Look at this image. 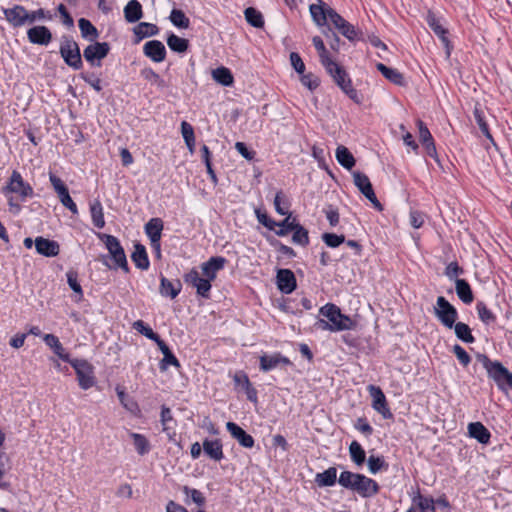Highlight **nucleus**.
<instances>
[{"mask_svg": "<svg viewBox=\"0 0 512 512\" xmlns=\"http://www.w3.org/2000/svg\"><path fill=\"white\" fill-rule=\"evenodd\" d=\"M43 341L61 360L65 362L70 361L71 358L69 353L66 352L57 336L54 334H45L43 335Z\"/></svg>", "mask_w": 512, "mask_h": 512, "instance_id": "bb28decb", "label": "nucleus"}, {"mask_svg": "<svg viewBox=\"0 0 512 512\" xmlns=\"http://www.w3.org/2000/svg\"><path fill=\"white\" fill-rule=\"evenodd\" d=\"M417 126L419 129V139L425 146L427 154L434 157L436 155V148L430 131L421 120L417 121Z\"/></svg>", "mask_w": 512, "mask_h": 512, "instance_id": "c85d7f7f", "label": "nucleus"}, {"mask_svg": "<svg viewBox=\"0 0 512 512\" xmlns=\"http://www.w3.org/2000/svg\"><path fill=\"white\" fill-rule=\"evenodd\" d=\"M370 397L372 398V407L375 411L382 415L384 419L392 417V413L387 405L386 396L380 387L369 385L367 387Z\"/></svg>", "mask_w": 512, "mask_h": 512, "instance_id": "9b49d317", "label": "nucleus"}, {"mask_svg": "<svg viewBox=\"0 0 512 512\" xmlns=\"http://www.w3.org/2000/svg\"><path fill=\"white\" fill-rule=\"evenodd\" d=\"M349 453L351 460L358 466L362 465L365 461L366 453L362 446L357 441H352L349 446Z\"/></svg>", "mask_w": 512, "mask_h": 512, "instance_id": "c03bdc74", "label": "nucleus"}, {"mask_svg": "<svg viewBox=\"0 0 512 512\" xmlns=\"http://www.w3.org/2000/svg\"><path fill=\"white\" fill-rule=\"evenodd\" d=\"M99 238L103 241L105 247L109 251L111 258L115 263V267L121 268L127 272L128 262L119 240L115 236L108 234H99Z\"/></svg>", "mask_w": 512, "mask_h": 512, "instance_id": "423d86ee", "label": "nucleus"}, {"mask_svg": "<svg viewBox=\"0 0 512 512\" xmlns=\"http://www.w3.org/2000/svg\"><path fill=\"white\" fill-rule=\"evenodd\" d=\"M338 483L353 492H356L363 498H370L379 492L378 483L359 473H353L350 471H343L340 473Z\"/></svg>", "mask_w": 512, "mask_h": 512, "instance_id": "f257e3e1", "label": "nucleus"}, {"mask_svg": "<svg viewBox=\"0 0 512 512\" xmlns=\"http://www.w3.org/2000/svg\"><path fill=\"white\" fill-rule=\"evenodd\" d=\"M233 380L235 385L240 386L244 390L251 386L248 376L242 371L236 372L233 376Z\"/></svg>", "mask_w": 512, "mask_h": 512, "instance_id": "338daca9", "label": "nucleus"}, {"mask_svg": "<svg viewBox=\"0 0 512 512\" xmlns=\"http://www.w3.org/2000/svg\"><path fill=\"white\" fill-rule=\"evenodd\" d=\"M2 193L8 197L16 194L21 201L33 196V188L24 181L18 171H13L6 186L2 188Z\"/></svg>", "mask_w": 512, "mask_h": 512, "instance_id": "20e7f679", "label": "nucleus"}, {"mask_svg": "<svg viewBox=\"0 0 512 512\" xmlns=\"http://www.w3.org/2000/svg\"><path fill=\"white\" fill-rule=\"evenodd\" d=\"M274 207L277 213L280 215H288L289 213V204L285 199L282 192H278L274 198Z\"/></svg>", "mask_w": 512, "mask_h": 512, "instance_id": "5fc2aeb1", "label": "nucleus"}, {"mask_svg": "<svg viewBox=\"0 0 512 512\" xmlns=\"http://www.w3.org/2000/svg\"><path fill=\"white\" fill-rule=\"evenodd\" d=\"M376 67L382 75L392 83L399 86L404 85V77L397 69L389 68L382 63H378Z\"/></svg>", "mask_w": 512, "mask_h": 512, "instance_id": "72a5a7b5", "label": "nucleus"}, {"mask_svg": "<svg viewBox=\"0 0 512 512\" xmlns=\"http://www.w3.org/2000/svg\"><path fill=\"white\" fill-rule=\"evenodd\" d=\"M170 20L176 27L187 29L189 27V19L185 16L183 11L173 9L170 14Z\"/></svg>", "mask_w": 512, "mask_h": 512, "instance_id": "603ef678", "label": "nucleus"}, {"mask_svg": "<svg viewBox=\"0 0 512 512\" xmlns=\"http://www.w3.org/2000/svg\"><path fill=\"white\" fill-rule=\"evenodd\" d=\"M182 288V284L179 280L172 282L165 277H161L160 283V294L164 297H170L174 299L178 296Z\"/></svg>", "mask_w": 512, "mask_h": 512, "instance_id": "473e14b6", "label": "nucleus"}, {"mask_svg": "<svg viewBox=\"0 0 512 512\" xmlns=\"http://www.w3.org/2000/svg\"><path fill=\"white\" fill-rule=\"evenodd\" d=\"M144 54L154 62H162L166 56L164 44L158 40H151L145 43L143 48Z\"/></svg>", "mask_w": 512, "mask_h": 512, "instance_id": "412c9836", "label": "nucleus"}, {"mask_svg": "<svg viewBox=\"0 0 512 512\" xmlns=\"http://www.w3.org/2000/svg\"><path fill=\"white\" fill-rule=\"evenodd\" d=\"M184 280L186 283L192 285L199 296L203 298H209L210 290H211V281L205 278L204 276L201 277L199 272L195 269L188 272Z\"/></svg>", "mask_w": 512, "mask_h": 512, "instance_id": "ddd939ff", "label": "nucleus"}, {"mask_svg": "<svg viewBox=\"0 0 512 512\" xmlns=\"http://www.w3.org/2000/svg\"><path fill=\"white\" fill-rule=\"evenodd\" d=\"M322 240L327 246L331 248H336L345 241V237L343 235L325 233L322 236Z\"/></svg>", "mask_w": 512, "mask_h": 512, "instance_id": "052dcab7", "label": "nucleus"}, {"mask_svg": "<svg viewBox=\"0 0 512 512\" xmlns=\"http://www.w3.org/2000/svg\"><path fill=\"white\" fill-rule=\"evenodd\" d=\"M324 67L335 83L351 100L357 104L361 103L362 99L359 93L352 87L351 79L342 67L334 61L327 63Z\"/></svg>", "mask_w": 512, "mask_h": 512, "instance_id": "7ed1b4c3", "label": "nucleus"}, {"mask_svg": "<svg viewBox=\"0 0 512 512\" xmlns=\"http://www.w3.org/2000/svg\"><path fill=\"white\" fill-rule=\"evenodd\" d=\"M90 213L93 224L97 228H103L105 225L103 207L100 201L95 200L90 204Z\"/></svg>", "mask_w": 512, "mask_h": 512, "instance_id": "58836bf2", "label": "nucleus"}, {"mask_svg": "<svg viewBox=\"0 0 512 512\" xmlns=\"http://www.w3.org/2000/svg\"><path fill=\"white\" fill-rule=\"evenodd\" d=\"M6 20L14 27L28 24V11L21 5L3 9Z\"/></svg>", "mask_w": 512, "mask_h": 512, "instance_id": "dca6fc26", "label": "nucleus"}, {"mask_svg": "<svg viewBox=\"0 0 512 512\" xmlns=\"http://www.w3.org/2000/svg\"><path fill=\"white\" fill-rule=\"evenodd\" d=\"M320 314L327 319H320L317 322L318 327L322 330L338 332L354 328V321L349 316L342 314L340 308L335 304H325L320 308Z\"/></svg>", "mask_w": 512, "mask_h": 512, "instance_id": "f03ea898", "label": "nucleus"}, {"mask_svg": "<svg viewBox=\"0 0 512 512\" xmlns=\"http://www.w3.org/2000/svg\"><path fill=\"white\" fill-rule=\"evenodd\" d=\"M336 159L341 166L350 170L355 165V159L352 153L345 146H338L336 149Z\"/></svg>", "mask_w": 512, "mask_h": 512, "instance_id": "c9c22d12", "label": "nucleus"}, {"mask_svg": "<svg viewBox=\"0 0 512 512\" xmlns=\"http://www.w3.org/2000/svg\"><path fill=\"white\" fill-rule=\"evenodd\" d=\"M434 314L441 324L448 329H452L458 319L456 308L443 296L437 298Z\"/></svg>", "mask_w": 512, "mask_h": 512, "instance_id": "39448f33", "label": "nucleus"}, {"mask_svg": "<svg viewBox=\"0 0 512 512\" xmlns=\"http://www.w3.org/2000/svg\"><path fill=\"white\" fill-rule=\"evenodd\" d=\"M468 434L481 444H488L491 434L481 422H472L468 425Z\"/></svg>", "mask_w": 512, "mask_h": 512, "instance_id": "cd10ccee", "label": "nucleus"}, {"mask_svg": "<svg viewBox=\"0 0 512 512\" xmlns=\"http://www.w3.org/2000/svg\"><path fill=\"white\" fill-rule=\"evenodd\" d=\"M163 227V221L160 218H152L145 224V233L150 239L153 250H158Z\"/></svg>", "mask_w": 512, "mask_h": 512, "instance_id": "f3484780", "label": "nucleus"}, {"mask_svg": "<svg viewBox=\"0 0 512 512\" xmlns=\"http://www.w3.org/2000/svg\"><path fill=\"white\" fill-rule=\"evenodd\" d=\"M212 78L223 86H231L234 82L231 71L226 67H219L212 71Z\"/></svg>", "mask_w": 512, "mask_h": 512, "instance_id": "4c0bfd02", "label": "nucleus"}, {"mask_svg": "<svg viewBox=\"0 0 512 512\" xmlns=\"http://www.w3.org/2000/svg\"><path fill=\"white\" fill-rule=\"evenodd\" d=\"M130 437L138 454L145 455L150 451V444L147 438L139 433L132 432Z\"/></svg>", "mask_w": 512, "mask_h": 512, "instance_id": "37998d69", "label": "nucleus"}, {"mask_svg": "<svg viewBox=\"0 0 512 512\" xmlns=\"http://www.w3.org/2000/svg\"><path fill=\"white\" fill-rule=\"evenodd\" d=\"M292 241L295 244L306 246L309 243L308 231L299 223L293 230Z\"/></svg>", "mask_w": 512, "mask_h": 512, "instance_id": "3c124183", "label": "nucleus"}, {"mask_svg": "<svg viewBox=\"0 0 512 512\" xmlns=\"http://www.w3.org/2000/svg\"><path fill=\"white\" fill-rule=\"evenodd\" d=\"M290 62L295 71L299 74H303L305 71V64L302 61L300 55L296 52L290 54Z\"/></svg>", "mask_w": 512, "mask_h": 512, "instance_id": "69168bd1", "label": "nucleus"}, {"mask_svg": "<svg viewBox=\"0 0 512 512\" xmlns=\"http://www.w3.org/2000/svg\"><path fill=\"white\" fill-rule=\"evenodd\" d=\"M35 247L39 254L46 257H54L59 254L58 243L43 237H37L35 239Z\"/></svg>", "mask_w": 512, "mask_h": 512, "instance_id": "a878e982", "label": "nucleus"}, {"mask_svg": "<svg viewBox=\"0 0 512 512\" xmlns=\"http://www.w3.org/2000/svg\"><path fill=\"white\" fill-rule=\"evenodd\" d=\"M353 180H354L355 186L371 202V204L374 206V208L381 211L383 209V207L374 193V190H373V187H372V184H371L369 178L361 172H354Z\"/></svg>", "mask_w": 512, "mask_h": 512, "instance_id": "9d476101", "label": "nucleus"}, {"mask_svg": "<svg viewBox=\"0 0 512 512\" xmlns=\"http://www.w3.org/2000/svg\"><path fill=\"white\" fill-rule=\"evenodd\" d=\"M454 332L458 339L465 343H473L475 341L474 336L471 333L470 327L463 322H455Z\"/></svg>", "mask_w": 512, "mask_h": 512, "instance_id": "ea45409f", "label": "nucleus"}, {"mask_svg": "<svg viewBox=\"0 0 512 512\" xmlns=\"http://www.w3.org/2000/svg\"><path fill=\"white\" fill-rule=\"evenodd\" d=\"M28 39L31 43L39 45H47L52 35L49 29L45 26H35L27 31Z\"/></svg>", "mask_w": 512, "mask_h": 512, "instance_id": "393cba45", "label": "nucleus"}, {"mask_svg": "<svg viewBox=\"0 0 512 512\" xmlns=\"http://www.w3.org/2000/svg\"><path fill=\"white\" fill-rule=\"evenodd\" d=\"M300 80L301 83L311 91L319 86V79L311 73H303Z\"/></svg>", "mask_w": 512, "mask_h": 512, "instance_id": "e2e57ef3", "label": "nucleus"}, {"mask_svg": "<svg viewBox=\"0 0 512 512\" xmlns=\"http://www.w3.org/2000/svg\"><path fill=\"white\" fill-rule=\"evenodd\" d=\"M368 469L371 474L378 473L382 468H387V464L385 463L382 457L378 456H369L368 461Z\"/></svg>", "mask_w": 512, "mask_h": 512, "instance_id": "4d7b16f0", "label": "nucleus"}, {"mask_svg": "<svg viewBox=\"0 0 512 512\" xmlns=\"http://www.w3.org/2000/svg\"><path fill=\"white\" fill-rule=\"evenodd\" d=\"M226 428L231 436L238 441V443L245 448H252L254 446V439L251 435L246 433L239 425L234 422H227Z\"/></svg>", "mask_w": 512, "mask_h": 512, "instance_id": "4be33fe9", "label": "nucleus"}, {"mask_svg": "<svg viewBox=\"0 0 512 512\" xmlns=\"http://www.w3.org/2000/svg\"><path fill=\"white\" fill-rule=\"evenodd\" d=\"M331 9L330 7H326V4L322 0H318L317 3L311 4L309 6V11L312 17L313 22L322 27L326 24L329 16L328 11Z\"/></svg>", "mask_w": 512, "mask_h": 512, "instance_id": "b1692460", "label": "nucleus"}, {"mask_svg": "<svg viewBox=\"0 0 512 512\" xmlns=\"http://www.w3.org/2000/svg\"><path fill=\"white\" fill-rule=\"evenodd\" d=\"M82 37L88 40H95L98 37V31L95 26L87 19L81 18L78 21Z\"/></svg>", "mask_w": 512, "mask_h": 512, "instance_id": "a19ab883", "label": "nucleus"}, {"mask_svg": "<svg viewBox=\"0 0 512 512\" xmlns=\"http://www.w3.org/2000/svg\"><path fill=\"white\" fill-rule=\"evenodd\" d=\"M426 21L433 32L440 38L446 48L447 56L450 55V42L446 36L447 30L441 23V20L436 17L435 14L429 12L426 17Z\"/></svg>", "mask_w": 512, "mask_h": 512, "instance_id": "aec40b11", "label": "nucleus"}, {"mask_svg": "<svg viewBox=\"0 0 512 512\" xmlns=\"http://www.w3.org/2000/svg\"><path fill=\"white\" fill-rule=\"evenodd\" d=\"M313 45L318 52L320 62L323 66L327 65V63L332 62L333 60L330 58L328 51L324 45L323 40L319 36H314L312 39Z\"/></svg>", "mask_w": 512, "mask_h": 512, "instance_id": "de8ad7c7", "label": "nucleus"}, {"mask_svg": "<svg viewBox=\"0 0 512 512\" xmlns=\"http://www.w3.org/2000/svg\"><path fill=\"white\" fill-rule=\"evenodd\" d=\"M409 221L412 227L418 229L424 224L425 216L418 211H411Z\"/></svg>", "mask_w": 512, "mask_h": 512, "instance_id": "774afa93", "label": "nucleus"}, {"mask_svg": "<svg viewBox=\"0 0 512 512\" xmlns=\"http://www.w3.org/2000/svg\"><path fill=\"white\" fill-rule=\"evenodd\" d=\"M109 49L108 43L95 42L84 49L83 56L92 66H100V61L107 56Z\"/></svg>", "mask_w": 512, "mask_h": 512, "instance_id": "f8f14e48", "label": "nucleus"}, {"mask_svg": "<svg viewBox=\"0 0 512 512\" xmlns=\"http://www.w3.org/2000/svg\"><path fill=\"white\" fill-rule=\"evenodd\" d=\"M203 451L205 454L210 457L212 460L220 461L223 459V446L220 440H209L205 439L203 441Z\"/></svg>", "mask_w": 512, "mask_h": 512, "instance_id": "c756f323", "label": "nucleus"}, {"mask_svg": "<svg viewBox=\"0 0 512 512\" xmlns=\"http://www.w3.org/2000/svg\"><path fill=\"white\" fill-rule=\"evenodd\" d=\"M133 328L147 337L150 340H158V334H156L149 326H147L142 320H137L133 323Z\"/></svg>", "mask_w": 512, "mask_h": 512, "instance_id": "864d4df0", "label": "nucleus"}, {"mask_svg": "<svg viewBox=\"0 0 512 512\" xmlns=\"http://www.w3.org/2000/svg\"><path fill=\"white\" fill-rule=\"evenodd\" d=\"M455 289L457 296L465 303L470 304L473 301V294L469 283L464 279H456Z\"/></svg>", "mask_w": 512, "mask_h": 512, "instance_id": "f704fd0d", "label": "nucleus"}, {"mask_svg": "<svg viewBox=\"0 0 512 512\" xmlns=\"http://www.w3.org/2000/svg\"><path fill=\"white\" fill-rule=\"evenodd\" d=\"M168 47L178 53H183L188 48V41L175 34H170L167 38Z\"/></svg>", "mask_w": 512, "mask_h": 512, "instance_id": "a18cd8bd", "label": "nucleus"}, {"mask_svg": "<svg viewBox=\"0 0 512 512\" xmlns=\"http://www.w3.org/2000/svg\"><path fill=\"white\" fill-rule=\"evenodd\" d=\"M260 360V369L263 372L271 371L279 366H287L290 365V360L281 355L280 353H273V354H263L259 358Z\"/></svg>", "mask_w": 512, "mask_h": 512, "instance_id": "a211bd4d", "label": "nucleus"}, {"mask_svg": "<svg viewBox=\"0 0 512 512\" xmlns=\"http://www.w3.org/2000/svg\"><path fill=\"white\" fill-rule=\"evenodd\" d=\"M297 224L298 222L296 221V219L292 218L291 214H288L287 217L282 222H279V224H277V227L279 229L275 230V233L278 236H285L295 227H297Z\"/></svg>", "mask_w": 512, "mask_h": 512, "instance_id": "8fccbe9b", "label": "nucleus"}, {"mask_svg": "<svg viewBox=\"0 0 512 512\" xmlns=\"http://www.w3.org/2000/svg\"><path fill=\"white\" fill-rule=\"evenodd\" d=\"M183 492L187 498H190L198 506H202L205 504V497L201 491L184 486Z\"/></svg>", "mask_w": 512, "mask_h": 512, "instance_id": "6e6d98bb", "label": "nucleus"}, {"mask_svg": "<svg viewBox=\"0 0 512 512\" xmlns=\"http://www.w3.org/2000/svg\"><path fill=\"white\" fill-rule=\"evenodd\" d=\"M489 376L496 382L498 388L504 393L512 390V373L501 363L492 368Z\"/></svg>", "mask_w": 512, "mask_h": 512, "instance_id": "2eb2a0df", "label": "nucleus"}, {"mask_svg": "<svg viewBox=\"0 0 512 512\" xmlns=\"http://www.w3.org/2000/svg\"><path fill=\"white\" fill-rule=\"evenodd\" d=\"M329 20L334 25V27L348 40H354L357 37V32L355 27L346 21L340 14H338L334 9H329L328 11Z\"/></svg>", "mask_w": 512, "mask_h": 512, "instance_id": "4468645a", "label": "nucleus"}, {"mask_svg": "<svg viewBox=\"0 0 512 512\" xmlns=\"http://www.w3.org/2000/svg\"><path fill=\"white\" fill-rule=\"evenodd\" d=\"M477 312L482 322L490 324L495 321L494 314L483 303L477 304Z\"/></svg>", "mask_w": 512, "mask_h": 512, "instance_id": "680f3d73", "label": "nucleus"}, {"mask_svg": "<svg viewBox=\"0 0 512 512\" xmlns=\"http://www.w3.org/2000/svg\"><path fill=\"white\" fill-rule=\"evenodd\" d=\"M337 480V470L334 467H330L322 473H318L315 477V481L320 487L333 486Z\"/></svg>", "mask_w": 512, "mask_h": 512, "instance_id": "e433bc0d", "label": "nucleus"}, {"mask_svg": "<svg viewBox=\"0 0 512 512\" xmlns=\"http://www.w3.org/2000/svg\"><path fill=\"white\" fill-rule=\"evenodd\" d=\"M158 27L154 24L141 22L134 27V33L139 39L154 36L158 33Z\"/></svg>", "mask_w": 512, "mask_h": 512, "instance_id": "79ce46f5", "label": "nucleus"}, {"mask_svg": "<svg viewBox=\"0 0 512 512\" xmlns=\"http://www.w3.org/2000/svg\"><path fill=\"white\" fill-rule=\"evenodd\" d=\"M245 19L247 22L256 28H261L264 25L262 14L255 8L249 7L245 9Z\"/></svg>", "mask_w": 512, "mask_h": 512, "instance_id": "09e8293b", "label": "nucleus"}, {"mask_svg": "<svg viewBox=\"0 0 512 512\" xmlns=\"http://www.w3.org/2000/svg\"><path fill=\"white\" fill-rule=\"evenodd\" d=\"M124 17L127 22L135 23L143 17L142 5L137 0H130L124 7Z\"/></svg>", "mask_w": 512, "mask_h": 512, "instance_id": "7c9ffc66", "label": "nucleus"}, {"mask_svg": "<svg viewBox=\"0 0 512 512\" xmlns=\"http://www.w3.org/2000/svg\"><path fill=\"white\" fill-rule=\"evenodd\" d=\"M453 352L463 366H467L470 363V356L460 345H454Z\"/></svg>", "mask_w": 512, "mask_h": 512, "instance_id": "0e129e2a", "label": "nucleus"}, {"mask_svg": "<svg viewBox=\"0 0 512 512\" xmlns=\"http://www.w3.org/2000/svg\"><path fill=\"white\" fill-rule=\"evenodd\" d=\"M66 276L69 287L79 296L78 299L80 300L83 297V291L78 282L77 273L74 271H68Z\"/></svg>", "mask_w": 512, "mask_h": 512, "instance_id": "bf43d9fd", "label": "nucleus"}, {"mask_svg": "<svg viewBox=\"0 0 512 512\" xmlns=\"http://www.w3.org/2000/svg\"><path fill=\"white\" fill-rule=\"evenodd\" d=\"M49 180L51 185L53 186L55 192L58 195V198L61 204L66 207L72 214L78 213V208L75 202L70 197L68 188L64 184V182L55 174L50 173Z\"/></svg>", "mask_w": 512, "mask_h": 512, "instance_id": "1a4fd4ad", "label": "nucleus"}, {"mask_svg": "<svg viewBox=\"0 0 512 512\" xmlns=\"http://www.w3.org/2000/svg\"><path fill=\"white\" fill-rule=\"evenodd\" d=\"M474 118L481 130V132L490 140H493L492 139V135L490 134L489 132V128H488V125L486 123V121L484 120V114L483 112L478 108V107H475L474 109Z\"/></svg>", "mask_w": 512, "mask_h": 512, "instance_id": "13d9d810", "label": "nucleus"}, {"mask_svg": "<svg viewBox=\"0 0 512 512\" xmlns=\"http://www.w3.org/2000/svg\"><path fill=\"white\" fill-rule=\"evenodd\" d=\"M278 289L289 294L296 288V279L292 271L289 269H280L277 273Z\"/></svg>", "mask_w": 512, "mask_h": 512, "instance_id": "5701e85b", "label": "nucleus"}, {"mask_svg": "<svg viewBox=\"0 0 512 512\" xmlns=\"http://www.w3.org/2000/svg\"><path fill=\"white\" fill-rule=\"evenodd\" d=\"M131 259L137 268L141 270H147L149 268L150 262L146 248L142 244L137 243L134 245V251L131 255Z\"/></svg>", "mask_w": 512, "mask_h": 512, "instance_id": "2f4dec72", "label": "nucleus"}, {"mask_svg": "<svg viewBox=\"0 0 512 512\" xmlns=\"http://www.w3.org/2000/svg\"><path fill=\"white\" fill-rule=\"evenodd\" d=\"M226 259L221 256L211 257L201 265L202 274L211 282L216 279L217 273L224 268Z\"/></svg>", "mask_w": 512, "mask_h": 512, "instance_id": "6ab92c4d", "label": "nucleus"}, {"mask_svg": "<svg viewBox=\"0 0 512 512\" xmlns=\"http://www.w3.org/2000/svg\"><path fill=\"white\" fill-rule=\"evenodd\" d=\"M75 369L79 386L88 390L95 385L93 366L83 359H70L68 362Z\"/></svg>", "mask_w": 512, "mask_h": 512, "instance_id": "0eeeda50", "label": "nucleus"}, {"mask_svg": "<svg viewBox=\"0 0 512 512\" xmlns=\"http://www.w3.org/2000/svg\"><path fill=\"white\" fill-rule=\"evenodd\" d=\"M413 503L418 506L420 512H435V502L430 497L417 494L413 498Z\"/></svg>", "mask_w": 512, "mask_h": 512, "instance_id": "49530a36", "label": "nucleus"}, {"mask_svg": "<svg viewBox=\"0 0 512 512\" xmlns=\"http://www.w3.org/2000/svg\"><path fill=\"white\" fill-rule=\"evenodd\" d=\"M60 54L65 63L71 68L78 70L82 67L80 49L74 40L63 37L60 44Z\"/></svg>", "mask_w": 512, "mask_h": 512, "instance_id": "6e6552de", "label": "nucleus"}]
</instances>
